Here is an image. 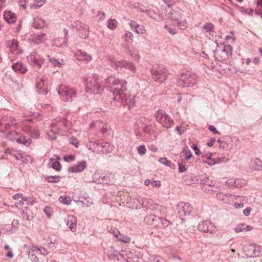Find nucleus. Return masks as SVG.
I'll return each instance as SVG.
<instances>
[{
  "label": "nucleus",
  "mask_w": 262,
  "mask_h": 262,
  "mask_svg": "<svg viewBox=\"0 0 262 262\" xmlns=\"http://www.w3.org/2000/svg\"><path fill=\"white\" fill-rule=\"evenodd\" d=\"M126 84V81L124 80L110 76L106 79L105 87L113 93L114 102L123 106L127 105L128 110H130L135 104V96H133L130 98V96L127 91Z\"/></svg>",
  "instance_id": "obj_1"
},
{
  "label": "nucleus",
  "mask_w": 262,
  "mask_h": 262,
  "mask_svg": "<svg viewBox=\"0 0 262 262\" xmlns=\"http://www.w3.org/2000/svg\"><path fill=\"white\" fill-rule=\"evenodd\" d=\"M86 92L90 94H100L102 89L100 85V79L96 74H93L86 79Z\"/></svg>",
  "instance_id": "obj_2"
},
{
  "label": "nucleus",
  "mask_w": 262,
  "mask_h": 262,
  "mask_svg": "<svg viewBox=\"0 0 262 262\" xmlns=\"http://www.w3.org/2000/svg\"><path fill=\"white\" fill-rule=\"evenodd\" d=\"M153 79L157 83H161L167 78L168 72L163 66L155 65L151 69Z\"/></svg>",
  "instance_id": "obj_3"
},
{
  "label": "nucleus",
  "mask_w": 262,
  "mask_h": 262,
  "mask_svg": "<svg viewBox=\"0 0 262 262\" xmlns=\"http://www.w3.org/2000/svg\"><path fill=\"white\" fill-rule=\"evenodd\" d=\"M58 93L61 99L67 102L73 101L76 97L75 90L64 85H60L59 86Z\"/></svg>",
  "instance_id": "obj_4"
},
{
  "label": "nucleus",
  "mask_w": 262,
  "mask_h": 262,
  "mask_svg": "<svg viewBox=\"0 0 262 262\" xmlns=\"http://www.w3.org/2000/svg\"><path fill=\"white\" fill-rule=\"evenodd\" d=\"M167 17L172 21L173 25L177 26L181 29H185L186 23L182 20V14L180 10H172L168 14Z\"/></svg>",
  "instance_id": "obj_5"
},
{
  "label": "nucleus",
  "mask_w": 262,
  "mask_h": 262,
  "mask_svg": "<svg viewBox=\"0 0 262 262\" xmlns=\"http://www.w3.org/2000/svg\"><path fill=\"white\" fill-rule=\"evenodd\" d=\"M86 146H90L89 148L93 150L98 154L110 152L112 150L113 146L108 142H102L101 143L90 142Z\"/></svg>",
  "instance_id": "obj_6"
},
{
  "label": "nucleus",
  "mask_w": 262,
  "mask_h": 262,
  "mask_svg": "<svg viewBox=\"0 0 262 262\" xmlns=\"http://www.w3.org/2000/svg\"><path fill=\"white\" fill-rule=\"evenodd\" d=\"M196 82V76L195 74L187 71L185 73L181 75L179 84L183 86H192L194 85Z\"/></svg>",
  "instance_id": "obj_7"
},
{
  "label": "nucleus",
  "mask_w": 262,
  "mask_h": 262,
  "mask_svg": "<svg viewBox=\"0 0 262 262\" xmlns=\"http://www.w3.org/2000/svg\"><path fill=\"white\" fill-rule=\"evenodd\" d=\"M155 116L156 121L164 127L169 128L174 123L170 117L163 110L158 111Z\"/></svg>",
  "instance_id": "obj_8"
},
{
  "label": "nucleus",
  "mask_w": 262,
  "mask_h": 262,
  "mask_svg": "<svg viewBox=\"0 0 262 262\" xmlns=\"http://www.w3.org/2000/svg\"><path fill=\"white\" fill-rule=\"evenodd\" d=\"M27 58L28 62L36 68V70H39L44 62V59L36 51L32 52Z\"/></svg>",
  "instance_id": "obj_9"
},
{
  "label": "nucleus",
  "mask_w": 262,
  "mask_h": 262,
  "mask_svg": "<svg viewBox=\"0 0 262 262\" xmlns=\"http://www.w3.org/2000/svg\"><path fill=\"white\" fill-rule=\"evenodd\" d=\"M177 210L180 217L188 216L192 210V207L189 203L181 202L178 204Z\"/></svg>",
  "instance_id": "obj_10"
},
{
  "label": "nucleus",
  "mask_w": 262,
  "mask_h": 262,
  "mask_svg": "<svg viewBox=\"0 0 262 262\" xmlns=\"http://www.w3.org/2000/svg\"><path fill=\"white\" fill-rule=\"evenodd\" d=\"M110 64L112 67H115L116 69L118 68L125 67L126 69L132 71L133 73L136 71V69L133 63L127 62L125 60L117 61L110 58Z\"/></svg>",
  "instance_id": "obj_11"
},
{
  "label": "nucleus",
  "mask_w": 262,
  "mask_h": 262,
  "mask_svg": "<svg viewBox=\"0 0 262 262\" xmlns=\"http://www.w3.org/2000/svg\"><path fill=\"white\" fill-rule=\"evenodd\" d=\"M199 230L205 233H210L212 234L214 231V226L210 221H205L200 223L198 226Z\"/></svg>",
  "instance_id": "obj_12"
},
{
  "label": "nucleus",
  "mask_w": 262,
  "mask_h": 262,
  "mask_svg": "<svg viewBox=\"0 0 262 262\" xmlns=\"http://www.w3.org/2000/svg\"><path fill=\"white\" fill-rule=\"evenodd\" d=\"M259 247L256 245L251 244L245 248V253L249 257H256L260 253Z\"/></svg>",
  "instance_id": "obj_13"
},
{
  "label": "nucleus",
  "mask_w": 262,
  "mask_h": 262,
  "mask_svg": "<svg viewBox=\"0 0 262 262\" xmlns=\"http://www.w3.org/2000/svg\"><path fill=\"white\" fill-rule=\"evenodd\" d=\"M7 46L9 48L10 52L15 54H19L21 53V50L19 48V42L17 40L13 39L7 42Z\"/></svg>",
  "instance_id": "obj_14"
},
{
  "label": "nucleus",
  "mask_w": 262,
  "mask_h": 262,
  "mask_svg": "<svg viewBox=\"0 0 262 262\" xmlns=\"http://www.w3.org/2000/svg\"><path fill=\"white\" fill-rule=\"evenodd\" d=\"M38 253L41 254H42L40 249L36 246L31 247L28 252L29 258L33 262H39L38 258L36 256V254Z\"/></svg>",
  "instance_id": "obj_15"
},
{
  "label": "nucleus",
  "mask_w": 262,
  "mask_h": 262,
  "mask_svg": "<svg viewBox=\"0 0 262 262\" xmlns=\"http://www.w3.org/2000/svg\"><path fill=\"white\" fill-rule=\"evenodd\" d=\"M61 130L58 127V126L55 124L53 120L52 121L50 127V131L47 133L49 137L52 140H56L57 135L60 134Z\"/></svg>",
  "instance_id": "obj_16"
},
{
  "label": "nucleus",
  "mask_w": 262,
  "mask_h": 262,
  "mask_svg": "<svg viewBox=\"0 0 262 262\" xmlns=\"http://www.w3.org/2000/svg\"><path fill=\"white\" fill-rule=\"evenodd\" d=\"M75 56L78 60L83 61L86 63L92 60V56L90 55L81 50L77 51L75 53Z\"/></svg>",
  "instance_id": "obj_17"
},
{
  "label": "nucleus",
  "mask_w": 262,
  "mask_h": 262,
  "mask_svg": "<svg viewBox=\"0 0 262 262\" xmlns=\"http://www.w3.org/2000/svg\"><path fill=\"white\" fill-rule=\"evenodd\" d=\"M86 166V163L85 161L82 160L77 164L69 168V171L71 172L78 173L82 172Z\"/></svg>",
  "instance_id": "obj_18"
},
{
  "label": "nucleus",
  "mask_w": 262,
  "mask_h": 262,
  "mask_svg": "<svg viewBox=\"0 0 262 262\" xmlns=\"http://www.w3.org/2000/svg\"><path fill=\"white\" fill-rule=\"evenodd\" d=\"M114 182V175L112 173H107L102 178H99L98 184H112Z\"/></svg>",
  "instance_id": "obj_19"
},
{
  "label": "nucleus",
  "mask_w": 262,
  "mask_h": 262,
  "mask_svg": "<svg viewBox=\"0 0 262 262\" xmlns=\"http://www.w3.org/2000/svg\"><path fill=\"white\" fill-rule=\"evenodd\" d=\"M46 84V80L43 78H39L37 80L36 89L39 94H42L43 95L47 94V90L46 88L45 87Z\"/></svg>",
  "instance_id": "obj_20"
},
{
  "label": "nucleus",
  "mask_w": 262,
  "mask_h": 262,
  "mask_svg": "<svg viewBox=\"0 0 262 262\" xmlns=\"http://www.w3.org/2000/svg\"><path fill=\"white\" fill-rule=\"evenodd\" d=\"M32 26L35 29H42L46 26V22L43 19L39 17H36L33 19Z\"/></svg>",
  "instance_id": "obj_21"
},
{
  "label": "nucleus",
  "mask_w": 262,
  "mask_h": 262,
  "mask_svg": "<svg viewBox=\"0 0 262 262\" xmlns=\"http://www.w3.org/2000/svg\"><path fill=\"white\" fill-rule=\"evenodd\" d=\"M53 121L61 130H64V127L68 125L69 122L64 118L57 117Z\"/></svg>",
  "instance_id": "obj_22"
},
{
  "label": "nucleus",
  "mask_w": 262,
  "mask_h": 262,
  "mask_svg": "<svg viewBox=\"0 0 262 262\" xmlns=\"http://www.w3.org/2000/svg\"><path fill=\"white\" fill-rule=\"evenodd\" d=\"M3 16L4 19L9 24H14L16 21V18L15 14L11 11H5Z\"/></svg>",
  "instance_id": "obj_23"
},
{
  "label": "nucleus",
  "mask_w": 262,
  "mask_h": 262,
  "mask_svg": "<svg viewBox=\"0 0 262 262\" xmlns=\"http://www.w3.org/2000/svg\"><path fill=\"white\" fill-rule=\"evenodd\" d=\"M159 217L154 214H149L144 217V222L149 225H154L155 222H158Z\"/></svg>",
  "instance_id": "obj_24"
},
{
  "label": "nucleus",
  "mask_w": 262,
  "mask_h": 262,
  "mask_svg": "<svg viewBox=\"0 0 262 262\" xmlns=\"http://www.w3.org/2000/svg\"><path fill=\"white\" fill-rule=\"evenodd\" d=\"M232 48L230 46H224L221 52L222 57L224 59H228L231 54Z\"/></svg>",
  "instance_id": "obj_25"
},
{
  "label": "nucleus",
  "mask_w": 262,
  "mask_h": 262,
  "mask_svg": "<svg viewBox=\"0 0 262 262\" xmlns=\"http://www.w3.org/2000/svg\"><path fill=\"white\" fill-rule=\"evenodd\" d=\"M253 227L245 224H240L237 225L234 229L235 232H240L243 231H251Z\"/></svg>",
  "instance_id": "obj_26"
},
{
  "label": "nucleus",
  "mask_w": 262,
  "mask_h": 262,
  "mask_svg": "<svg viewBox=\"0 0 262 262\" xmlns=\"http://www.w3.org/2000/svg\"><path fill=\"white\" fill-rule=\"evenodd\" d=\"M12 68L15 71H19L22 74H24L27 71L26 67L18 62L12 64Z\"/></svg>",
  "instance_id": "obj_27"
},
{
  "label": "nucleus",
  "mask_w": 262,
  "mask_h": 262,
  "mask_svg": "<svg viewBox=\"0 0 262 262\" xmlns=\"http://www.w3.org/2000/svg\"><path fill=\"white\" fill-rule=\"evenodd\" d=\"M181 157H183L187 161H190L192 158V154L190 149L187 147H185L181 154Z\"/></svg>",
  "instance_id": "obj_28"
},
{
  "label": "nucleus",
  "mask_w": 262,
  "mask_h": 262,
  "mask_svg": "<svg viewBox=\"0 0 262 262\" xmlns=\"http://www.w3.org/2000/svg\"><path fill=\"white\" fill-rule=\"evenodd\" d=\"M195 177L191 173L183 176V182L186 185H191L195 180Z\"/></svg>",
  "instance_id": "obj_29"
},
{
  "label": "nucleus",
  "mask_w": 262,
  "mask_h": 262,
  "mask_svg": "<svg viewBox=\"0 0 262 262\" xmlns=\"http://www.w3.org/2000/svg\"><path fill=\"white\" fill-rule=\"evenodd\" d=\"M48 60L51 63V64L55 67H60L62 64L63 60L62 59H57L54 58H52L50 56H48Z\"/></svg>",
  "instance_id": "obj_30"
},
{
  "label": "nucleus",
  "mask_w": 262,
  "mask_h": 262,
  "mask_svg": "<svg viewBox=\"0 0 262 262\" xmlns=\"http://www.w3.org/2000/svg\"><path fill=\"white\" fill-rule=\"evenodd\" d=\"M17 142L18 143H20L25 145L26 146H29L31 143L30 138H26L24 136H20L19 138L17 139Z\"/></svg>",
  "instance_id": "obj_31"
},
{
  "label": "nucleus",
  "mask_w": 262,
  "mask_h": 262,
  "mask_svg": "<svg viewBox=\"0 0 262 262\" xmlns=\"http://www.w3.org/2000/svg\"><path fill=\"white\" fill-rule=\"evenodd\" d=\"M61 179L60 176H47L45 178V180L48 182L50 183H56L60 181Z\"/></svg>",
  "instance_id": "obj_32"
},
{
  "label": "nucleus",
  "mask_w": 262,
  "mask_h": 262,
  "mask_svg": "<svg viewBox=\"0 0 262 262\" xmlns=\"http://www.w3.org/2000/svg\"><path fill=\"white\" fill-rule=\"evenodd\" d=\"M50 163L51 164V166L52 168L56 170V171H60L61 168V166L60 163L58 161H54V159L51 158L50 159Z\"/></svg>",
  "instance_id": "obj_33"
},
{
  "label": "nucleus",
  "mask_w": 262,
  "mask_h": 262,
  "mask_svg": "<svg viewBox=\"0 0 262 262\" xmlns=\"http://www.w3.org/2000/svg\"><path fill=\"white\" fill-rule=\"evenodd\" d=\"M159 162L165 166L174 168L175 167L174 164H172V162L168 160L166 158H161L159 159Z\"/></svg>",
  "instance_id": "obj_34"
},
{
  "label": "nucleus",
  "mask_w": 262,
  "mask_h": 262,
  "mask_svg": "<svg viewBox=\"0 0 262 262\" xmlns=\"http://www.w3.org/2000/svg\"><path fill=\"white\" fill-rule=\"evenodd\" d=\"M216 197L217 199L223 201L224 203H227L229 201V196L227 194L222 192L216 194Z\"/></svg>",
  "instance_id": "obj_35"
},
{
  "label": "nucleus",
  "mask_w": 262,
  "mask_h": 262,
  "mask_svg": "<svg viewBox=\"0 0 262 262\" xmlns=\"http://www.w3.org/2000/svg\"><path fill=\"white\" fill-rule=\"evenodd\" d=\"M35 124H33L32 122L29 121L24 127V132L27 133L28 134L32 131L33 129V127L35 126Z\"/></svg>",
  "instance_id": "obj_36"
},
{
  "label": "nucleus",
  "mask_w": 262,
  "mask_h": 262,
  "mask_svg": "<svg viewBox=\"0 0 262 262\" xmlns=\"http://www.w3.org/2000/svg\"><path fill=\"white\" fill-rule=\"evenodd\" d=\"M59 200L60 202L66 205H69L71 203V200L70 196L67 195H62L59 197Z\"/></svg>",
  "instance_id": "obj_37"
},
{
  "label": "nucleus",
  "mask_w": 262,
  "mask_h": 262,
  "mask_svg": "<svg viewBox=\"0 0 262 262\" xmlns=\"http://www.w3.org/2000/svg\"><path fill=\"white\" fill-rule=\"evenodd\" d=\"M158 222H160V228H165L167 227L170 224V222L163 217H159V221Z\"/></svg>",
  "instance_id": "obj_38"
},
{
  "label": "nucleus",
  "mask_w": 262,
  "mask_h": 262,
  "mask_svg": "<svg viewBox=\"0 0 262 262\" xmlns=\"http://www.w3.org/2000/svg\"><path fill=\"white\" fill-rule=\"evenodd\" d=\"M203 162L204 163L207 164L209 165H213L216 163H220L222 162L221 159L217 158L216 160H215L214 159H209V160L204 161Z\"/></svg>",
  "instance_id": "obj_39"
},
{
  "label": "nucleus",
  "mask_w": 262,
  "mask_h": 262,
  "mask_svg": "<svg viewBox=\"0 0 262 262\" xmlns=\"http://www.w3.org/2000/svg\"><path fill=\"white\" fill-rule=\"evenodd\" d=\"M31 137L34 138H37L39 135V132L38 130V128L36 127V125L33 127V129L29 134Z\"/></svg>",
  "instance_id": "obj_40"
},
{
  "label": "nucleus",
  "mask_w": 262,
  "mask_h": 262,
  "mask_svg": "<svg viewBox=\"0 0 262 262\" xmlns=\"http://www.w3.org/2000/svg\"><path fill=\"white\" fill-rule=\"evenodd\" d=\"M124 37L125 40L128 42H131L133 41V35L129 31H126Z\"/></svg>",
  "instance_id": "obj_41"
},
{
  "label": "nucleus",
  "mask_w": 262,
  "mask_h": 262,
  "mask_svg": "<svg viewBox=\"0 0 262 262\" xmlns=\"http://www.w3.org/2000/svg\"><path fill=\"white\" fill-rule=\"evenodd\" d=\"M202 181L203 182L202 183L203 185V187H212L214 186V183L208 178L206 180H203Z\"/></svg>",
  "instance_id": "obj_42"
},
{
  "label": "nucleus",
  "mask_w": 262,
  "mask_h": 262,
  "mask_svg": "<svg viewBox=\"0 0 262 262\" xmlns=\"http://www.w3.org/2000/svg\"><path fill=\"white\" fill-rule=\"evenodd\" d=\"M117 25V21L114 19H109L108 20L107 27L111 30H113L116 28Z\"/></svg>",
  "instance_id": "obj_43"
},
{
  "label": "nucleus",
  "mask_w": 262,
  "mask_h": 262,
  "mask_svg": "<svg viewBox=\"0 0 262 262\" xmlns=\"http://www.w3.org/2000/svg\"><path fill=\"white\" fill-rule=\"evenodd\" d=\"M71 218H72V219H71L72 223L70 224V225L69 226V228L71 229V230L72 232H74L76 230V218L74 216H71Z\"/></svg>",
  "instance_id": "obj_44"
},
{
  "label": "nucleus",
  "mask_w": 262,
  "mask_h": 262,
  "mask_svg": "<svg viewBox=\"0 0 262 262\" xmlns=\"http://www.w3.org/2000/svg\"><path fill=\"white\" fill-rule=\"evenodd\" d=\"M46 3V0H40L37 1L35 3L33 4L31 6V8L37 9L40 8L41 6H42Z\"/></svg>",
  "instance_id": "obj_45"
},
{
  "label": "nucleus",
  "mask_w": 262,
  "mask_h": 262,
  "mask_svg": "<svg viewBox=\"0 0 262 262\" xmlns=\"http://www.w3.org/2000/svg\"><path fill=\"white\" fill-rule=\"evenodd\" d=\"M138 154L141 156H143L146 152V149L144 145H141L137 148Z\"/></svg>",
  "instance_id": "obj_46"
},
{
  "label": "nucleus",
  "mask_w": 262,
  "mask_h": 262,
  "mask_svg": "<svg viewBox=\"0 0 262 262\" xmlns=\"http://www.w3.org/2000/svg\"><path fill=\"white\" fill-rule=\"evenodd\" d=\"M244 185V182L240 179L234 180L233 187L236 188H240L243 187Z\"/></svg>",
  "instance_id": "obj_47"
},
{
  "label": "nucleus",
  "mask_w": 262,
  "mask_h": 262,
  "mask_svg": "<svg viewBox=\"0 0 262 262\" xmlns=\"http://www.w3.org/2000/svg\"><path fill=\"white\" fill-rule=\"evenodd\" d=\"M254 164L255 165V168L257 170H259L260 168H262V161L259 159L256 158L254 160Z\"/></svg>",
  "instance_id": "obj_48"
},
{
  "label": "nucleus",
  "mask_w": 262,
  "mask_h": 262,
  "mask_svg": "<svg viewBox=\"0 0 262 262\" xmlns=\"http://www.w3.org/2000/svg\"><path fill=\"white\" fill-rule=\"evenodd\" d=\"M46 34L45 33H41L37 35L36 39L37 43L43 42L46 39Z\"/></svg>",
  "instance_id": "obj_49"
},
{
  "label": "nucleus",
  "mask_w": 262,
  "mask_h": 262,
  "mask_svg": "<svg viewBox=\"0 0 262 262\" xmlns=\"http://www.w3.org/2000/svg\"><path fill=\"white\" fill-rule=\"evenodd\" d=\"M75 159V157L73 155H67L64 156L63 159L66 162H70L74 161Z\"/></svg>",
  "instance_id": "obj_50"
},
{
  "label": "nucleus",
  "mask_w": 262,
  "mask_h": 262,
  "mask_svg": "<svg viewBox=\"0 0 262 262\" xmlns=\"http://www.w3.org/2000/svg\"><path fill=\"white\" fill-rule=\"evenodd\" d=\"M99 178H101L100 176V173L97 171L95 172L92 176L93 182L97 183V182L99 181Z\"/></svg>",
  "instance_id": "obj_51"
},
{
  "label": "nucleus",
  "mask_w": 262,
  "mask_h": 262,
  "mask_svg": "<svg viewBox=\"0 0 262 262\" xmlns=\"http://www.w3.org/2000/svg\"><path fill=\"white\" fill-rule=\"evenodd\" d=\"M81 202L87 207L93 204L92 200L90 198H84V201H81Z\"/></svg>",
  "instance_id": "obj_52"
},
{
  "label": "nucleus",
  "mask_w": 262,
  "mask_h": 262,
  "mask_svg": "<svg viewBox=\"0 0 262 262\" xmlns=\"http://www.w3.org/2000/svg\"><path fill=\"white\" fill-rule=\"evenodd\" d=\"M213 187H203L204 190L208 194H214L215 190L213 189Z\"/></svg>",
  "instance_id": "obj_53"
},
{
  "label": "nucleus",
  "mask_w": 262,
  "mask_h": 262,
  "mask_svg": "<svg viewBox=\"0 0 262 262\" xmlns=\"http://www.w3.org/2000/svg\"><path fill=\"white\" fill-rule=\"evenodd\" d=\"M144 31V27L143 26L139 25L138 27L135 29V32L138 34H143Z\"/></svg>",
  "instance_id": "obj_54"
},
{
  "label": "nucleus",
  "mask_w": 262,
  "mask_h": 262,
  "mask_svg": "<svg viewBox=\"0 0 262 262\" xmlns=\"http://www.w3.org/2000/svg\"><path fill=\"white\" fill-rule=\"evenodd\" d=\"M203 28L205 29L207 32H211L213 29V25L211 23H208L204 25Z\"/></svg>",
  "instance_id": "obj_55"
},
{
  "label": "nucleus",
  "mask_w": 262,
  "mask_h": 262,
  "mask_svg": "<svg viewBox=\"0 0 262 262\" xmlns=\"http://www.w3.org/2000/svg\"><path fill=\"white\" fill-rule=\"evenodd\" d=\"M150 184L152 187H160L161 186V183L159 181H155L153 179L151 180Z\"/></svg>",
  "instance_id": "obj_56"
},
{
  "label": "nucleus",
  "mask_w": 262,
  "mask_h": 262,
  "mask_svg": "<svg viewBox=\"0 0 262 262\" xmlns=\"http://www.w3.org/2000/svg\"><path fill=\"white\" fill-rule=\"evenodd\" d=\"M52 208L46 206L43 209L44 212L47 214L48 218L51 217V212Z\"/></svg>",
  "instance_id": "obj_57"
},
{
  "label": "nucleus",
  "mask_w": 262,
  "mask_h": 262,
  "mask_svg": "<svg viewBox=\"0 0 262 262\" xmlns=\"http://www.w3.org/2000/svg\"><path fill=\"white\" fill-rule=\"evenodd\" d=\"M139 24H137L136 21L132 20L130 22V26L133 31H135V29L138 27Z\"/></svg>",
  "instance_id": "obj_58"
},
{
  "label": "nucleus",
  "mask_w": 262,
  "mask_h": 262,
  "mask_svg": "<svg viewBox=\"0 0 262 262\" xmlns=\"http://www.w3.org/2000/svg\"><path fill=\"white\" fill-rule=\"evenodd\" d=\"M164 28L166 29L167 31L172 35H174L177 33V31L175 29L169 27L167 25H165Z\"/></svg>",
  "instance_id": "obj_59"
},
{
  "label": "nucleus",
  "mask_w": 262,
  "mask_h": 262,
  "mask_svg": "<svg viewBox=\"0 0 262 262\" xmlns=\"http://www.w3.org/2000/svg\"><path fill=\"white\" fill-rule=\"evenodd\" d=\"M179 170L180 172H183L186 171V168L184 165L181 163H179Z\"/></svg>",
  "instance_id": "obj_60"
},
{
  "label": "nucleus",
  "mask_w": 262,
  "mask_h": 262,
  "mask_svg": "<svg viewBox=\"0 0 262 262\" xmlns=\"http://www.w3.org/2000/svg\"><path fill=\"white\" fill-rule=\"evenodd\" d=\"M251 210H252V209L251 207H247L246 209L244 210L243 213L245 216H248L249 215Z\"/></svg>",
  "instance_id": "obj_61"
},
{
  "label": "nucleus",
  "mask_w": 262,
  "mask_h": 262,
  "mask_svg": "<svg viewBox=\"0 0 262 262\" xmlns=\"http://www.w3.org/2000/svg\"><path fill=\"white\" fill-rule=\"evenodd\" d=\"M209 129L214 134H219V132L216 130V128L213 125H210L209 126Z\"/></svg>",
  "instance_id": "obj_62"
},
{
  "label": "nucleus",
  "mask_w": 262,
  "mask_h": 262,
  "mask_svg": "<svg viewBox=\"0 0 262 262\" xmlns=\"http://www.w3.org/2000/svg\"><path fill=\"white\" fill-rule=\"evenodd\" d=\"M149 149L150 151L152 152H157L158 151V148L157 147L156 145L154 144H151L149 146Z\"/></svg>",
  "instance_id": "obj_63"
},
{
  "label": "nucleus",
  "mask_w": 262,
  "mask_h": 262,
  "mask_svg": "<svg viewBox=\"0 0 262 262\" xmlns=\"http://www.w3.org/2000/svg\"><path fill=\"white\" fill-rule=\"evenodd\" d=\"M164 260L160 257H155L151 261V262H163Z\"/></svg>",
  "instance_id": "obj_64"
}]
</instances>
